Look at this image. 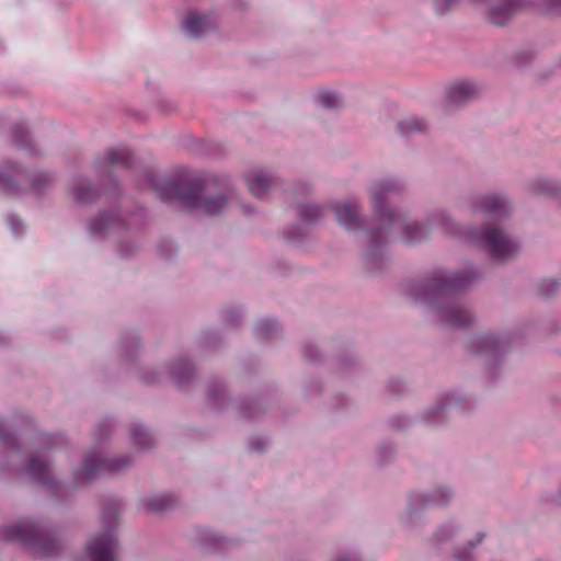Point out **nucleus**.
Segmentation results:
<instances>
[{
	"label": "nucleus",
	"mask_w": 561,
	"mask_h": 561,
	"mask_svg": "<svg viewBox=\"0 0 561 561\" xmlns=\"http://www.w3.org/2000/svg\"><path fill=\"white\" fill-rule=\"evenodd\" d=\"M149 185L162 201L179 199L190 208H201L207 215H216L227 206L224 195L202 198L204 184L201 178L184 171L178 181L158 178L152 173L147 175Z\"/></svg>",
	"instance_id": "obj_1"
},
{
	"label": "nucleus",
	"mask_w": 561,
	"mask_h": 561,
	"mask_svg": "<svg viewBox=\"0 0 561 561\" xmlns=\"http://www.w3.org/2000/svg\"><path fill=\"white\" fill-rule=\"evenodd\" d=\"M0 540L16 541L36 550L44 557L54 556L58 550L56 540L30 519H22L16 524L1 527Z\"/></svg>",
	"instance_id": "obj_2"
},
{
	"label": "nucleus",
	"mask_w": 561,
	"mask_h": 561,
	"mask_svg": "<svg viewBox=\"0 0 561 561\" xmlns=\"http://www.w3.org/2000/svg\"><path fill=\"white\" fill-rule=\"evenodd\" d=\"M477 243L497 261L510 260L519 251V244L495 227L483 228L477 236Z\"/></svg>",
	"instance_id": "obj_3"
},
{
	"label": "nucleus",
	"mask_w": 561,
	"mask_h": 561,
	"mask_svg": "<svg viewBox=\"0 0 561 561\" xmlns=\"http://www.w3.org/2000/svg\"><path fill=\"white\" fill-rule=\"evenodd\" d=\"M396 190L397 185L392 182H379L375 183L370 187V197L375 210V216L381 222L380 227H378V229L373 232L374 239L377 238L382 230L390 229L396 220L393 210L386 204L388 194L394 192Z\"/></svg>",
	"instance_id": "obj_4"
},
{
	"label": "nucleus",
	"mask_w": 561,
	"mask_h": 561,
	"mask_svg": "<svg viewBox=\"0 0 561 561\" xmlns=\"http://www.w3.org/2000/svg\"><path fill=\"white\" fill-rule=\"evenodd\" d=\"M26 181L30 184L28 188L38 191L42 186L50 182V178L45 173L31 176L16 165H9L0 170V186L9 193H20L22 190L18 186H24Z\"/></svg>",
	"instance_id": "obj_5"
},
{
	"label": "nucleus",
	"mask_w": 561,
	"mask_h": 561,
	"mask_svg": "<svg viewBox=\"0 0 561 561\" xmlns=\"http://www.w3.org/2000/svg\"><path fill=\"white\" fill-rule=\"evenodd\" d=\"M474 274L471 276L455 272L449 273L448 275H444L433 279L428 285L427 289L431 290L433 298L431 299V304L436 306V300L442 298H449L454 296L460 289L466 288Z\"/></svg>",
	"instance_id": "obj_6"
},
{
	"label": "nucleus",
	"mask_w": 561,
	"mask_h": 561,
	"mask_svg": "<svg viewBox=\"0 0 561 561\" xmlns=\"http://www.w3.org/2000/svg\"><path fill=\"white\" fill-rule=\"evenodd\" d=\"M130 463L127 457L101 459L93 455L85 456L78 479L82 482H90L98 474L115 472Z\"/></svg>",
	"instance_id": "obj_7"
},
{
	"label": "nucleus",
	"mask_w": 561,
	"mask_h": 561,
	"mask_svg": "<svg viewBox=\"0 0 561 561\" xmlns=\"http://www.w3.org/2000/svg\"><path fill=\"white\" fill-rule=\"evenodd\" d=\"M117 540L112 529L104 530L93 537L87 545V552L91 561H115Z\"/></svg>",
	"instance_id": "obj_8"
},
{
	"label": "nucleus",
	"mask_w": 561,
	"mask_h": 561,
	"mask_svg": "<svg viewBox=\"0 0 561 561\" xmlns=\"http://www.w3.org/2000/svg\"><path fill=\"white\" fill-rule=\"evenodd\" d=\"M486 19L496 25L505 24L519 8L526 5V0H488Z\"/></svg>",
	"instance_id": "obj_9"
},
{
	"label": "nucleus",
	"mask_w": 561,
	"mask_h": 561,
	"mask_svg": "<svg viewBox=\"0 0 561 561\" xmlns=\"http://www.w3.org/2000/svg\"><path fill=\"white\" fill-rule=\"evenodd\" d=\"M131 161V154L127 148L108 149L102 160L98 161V170L105 171L114 168H127Z\"/></svg>",
	"instance_id": "obj_10"
},
{
	"label": "nucleus",
	"mask_w": 561,
	"mask_h": 561,
	"mask_svg": "<svg viewBox=\"0 0 561 561\" xmlns=\"http://www.w3.org/2000/svg\"><path fill=\"white\" fill-rule=\"evenodd\" d=\"M442 317L447 325L457 328L466 327L472 320L470 310L458 304L442 308Z\"/></svg>",
	"instance_id": "obj_11"
},
{
	"label": "nucleus",
	"mask_w": 561,
	"mask_h": 561,
	"mask_svg": "<svg viewBox=\"0 0 561 561\" xmlns=\"http://www.w3.org/2000/svg\"><path fill=\"white\" fill-rule=\"evenodd\" d=\"M214 25L210 16L190 12L184 22V30L190 36L198 37L206 34Z\"/></svg>",
	"instance_id": "obj_12"
},
{
	"label": "nucleus",
	"mask_w": 561,
	"mask_h": 561,
	"mask_svg": "<svg viewBox=\"0 0 561 561\" xmlns=\"http://www.w3.org/2000/svg\"><path fill=\"white\" fill-rule=\"evenodd\" d=\"M480 209L491 217L507 216L511 211L510 204L502 197L490 194L480 199Z\"/></svg>",
	"instance_id": "obj_13"
},
{
	"label": "nucleus",
	"mask_w": 561,
	"mask_h": 561,
	"mask_svg": "<svg viewBox=\"0 0 561 561\" xmlns=\"http://www.w3.org/2000/svg\"><path fill=\"white\" fill-rule=\"evenodd\" d=\"M245 181L250 192L256 197L265 196L274 184L272 176L263 171L247 175Z\"/></svg>",
	"instance_id": "obj_14"
},
{
	"label": "nucleus",
	"mask_w": 561,
	"mask_h": 561,
	"mask_svg": "<svg viewBox=\"0 0 561 561\" xmlns=\"http://www.w3.org/2000/svg\"><path fill=\"white\" fill-rule=\"evenodd\" d=\"M339 222L347 230H353L362 226L357 205L353 202H345L336 210Z\"/></svg>",
	"instance_id": "obj_15"
},
{
	"label": "nucleus",
	"mask_w": 561,
	"mask_h": 561,
	"mask_svg": "<svg viewBox=\"0 0 561 561\" xmlns=\"http://www.w3.org/2000/svg\"><path fill=\"white\" fill-rule=\"evenodd\" d=\"M477 94V88L471 82H456L448 88V100L457 105L461 104Z\"/></svg>",
	"instance_id": "obj_16"
},
{
	"label": "nucleus",
	"mask_w": 561,
	"mask_h": 561,
	"mask_svg": "<svg viewBox=\"0 0 561 561\" xmlns=\"http://www.w3.org/2000/svg\"><path fill=\"white\" fill-rule=\"evenodd\" d=\"M27 471L33 479L42 484L51 482L48 466L37 456L30 459Z\"/></svg>",
	"instance_id": "obj_17"
},
{
	"label": "nucleus",
	"mask_w": 561,
	"mask_h": 561,
	"mask_svg": "<svg viewBox=\"0 0 561 561\" xmlns=\"http://www.w3.org/2000/svg\"><path fill=\"white\" fill-rule=\"evenodd\" d=\"M174 504V499L170 494H156L147 500V510L151 512H163Z\"/></svg>",
	"instance_id": "obj_18"
},
{
	"label": "nucleus",
	"mask_w": 561,
	"mask_h": 561,
	"mask_svg": "<svg viewBox=\"0 0 561 561\" xmlns=\"http://www.w3.org/2000/svg\"><path fill=\"white\" fill-rule=\"evenodd\" d=\"M530 190L537 195L549 196H558L561 192L560 187L554 182L548 180H536L531 182Z\"/></svg>",
	"instance_id": "obj_19"
},
{
	"label": "nucleus",
	"mask_w": 561,
	"mask_h": 561,
	"mask_svg": "<svg viewBox=\"0 0 561 561\" xmlns=\"http://www.w3.org/2000/svg\"><path fill=\"white\" fill-rule=\"evenodd\" d=\"M133 443L139 447H150L152 445L151 435L139 424L133 425L129 428Z\"/></svg>",
	"instance_id": "obj_20"
},
{
	"label": "nucleus",
	"mask_w": 561,
	"mask_h": 561,
	"mask_svg": "<svg viewBox=\"0 0 561 561\" xmlns=\"http://www.w3.org/2000/svg\"><path fill=\"white\" fill-rule=\"evenodd\" d=\"M472 345L479 353L495 352L499 348V341L492 334L474 337Z\"/></svg>",
	"instance_id": "obj_21"
},
{
	"label": "nucleus",
	"mask_w": 561,
	"mask_h": 561,
	"mask_svg": "<svg viewBox=\"0 0 561 561\" xmlns=\"http://www.w3.org/2000/svg\"><path fill=\"white\" fill-rule=\"evenodd\" d=\"M398 130L402 136H408L425 130V123L416 117H410L398 124Z\"/></svg>",
	"instance_id": "obj_22"
},
{
	"label": "nucleus",
	"mask_w": 561,
	"mask_h": 561,
	"mask_svg": "<svg viewBox=\"0 0 561 561\" xmlns=\"http://www.w3.org/2000/svg\"><path fill=\"white\" fill-rule=\"evenodd\" d=\"M320 215V208L316 205H302L299 209V217L306 224H312Z\"/></svg>",
	"instance_id": "obj_23"
},
{
	"label": "nucleus",
	"mask_w": 561,
	"mask_h": 561,
	"mask_svg": "<svg viewBox=\"0 0 561 561\" xmlns=\"http://www.w3.org/2000/svg\"><path fill=\"white\" fill-rule=\"evenodd\" d=\"M73 197L76 201L80 203H89L92 202L96 197V191L91 188L90 186L79 185L73 191Z\"/></svg>",
	"instance_id": "obj_24"
},
{
	"label": "nucleus",
	"mask_w": 561,
	"mask_h": 561,
	"mask_svg": "<svg viewBox=\"0 0 561 561\" xmlns=\"http://www.w3.org/2000/svg\"><path fill=\"white\" fill-rule=\"evenodd\" d=\"M320 104L325 107H334L340 103V98L335 92L324 91L321 92L318 96Z\"/></svg>",
	"instance_id": "obj_25"
},
{
	"label": "nucleus",
	"mask_w": 561,
	"mask_h": 561,
	"mask_svg": "<svg viewBox=\"0 0 561 561\" xmlns=\"http://www.w3.org/2000/svg\"><path fill=\"white\" fill-rule=\"evenodd\" d=\"M559 288V283L554 278L543 279L539 285V293L543 297H549Z\"/></svg>",
	"instance_id": "obj_26"
},
{
	"label": "nucleus",
	"mask_w": 561,
	"mask_h": 561,
	"mask_svg": "<svg viewBox=\"0 0 561 561\" xmlns=\"http://www.w3.org/2000/svg\"><path fill=\"white\" fill-rule=\"evenodd\" d=\"M425 237L424 228L417 224L411 225L407 227V241L414 242L421 240Z\"/></svg>",
	"instance_id": "obj_27"
},
{
	"label": "nucleus",
	"mask_w": 561,
	"mask_h": 561,
	"mask_svg": "<svg viewBox=\"0 0 561 561\" xmlns=\"http://www.w3.org/2000/svg\"><path fill=\"white\" fill-rule=\"evenodd\" d=\"M458 1L459 0H434V7L437 14L442 15L454 8Z\"/></svg>",
	"instance_id": "obj_28"
},
{
	"label": "nucleus",
	"mask_w": 561,
	"mask_h": 561,
	"mask_svg": "<svg viewBox=\"0 0 561 561\" xmlns=\"http://www.w3.org/2000/svg\"><path fill=\"white\" fill-rule=\"evenodd\" d=\"M12 137L16 146L25 147L26 145V130L22 126H15L12 131Z\"/></svg>",
	"instance_id": "obj_29"
},
{
	"label": "nucleus",
	"mask_w": 561,
	"mask_h": 561,
	"mask_svg": "<svg viewBox=\"0 0 561 561\" xmlns=\"http://www.w3.org/2000/svg\"><path fill=\"white\" fill-rule=\"evenodd\" d=\"M450 491L448 489H439L435 492V501L439 504H445L449 496H450Z\"/></svg>",
	"instance_id": "obj_30"
},
{
	"label": "nucleus",
	"mask_w": 561,
	"mask_h": 561,
	"mask_svg": "<svg viewBox=\"0 0 561 561\" xmlns=\"http://www.w3.org/2000/svg\"><path fill=\"white\" fill-rule=\"evenodd\" d=\"M118 517V511L116 507L110 508L105 514L104 518L108 524H115Z\"/></svg>",
	"instance_id": "obj_31"
},
{
	"label": "nucleus",
	"mask_w": 561,
	"mask_h": 561,
	"mask_svg": "<svg viewBox=\"0 0 561 561\" xmlns=\"http://www.w3.org/2000/svg\"><path fill=\"white\" fill-rule=\"evenodd\" d=\"M107 226H108L107 224L102 222V224L94 226L92 229L95 231H102V230L106 229Z\"/></svg>",
	"instance_id": "obj_32"
},
{
	"label": "nucleus",
	"mask_w": 561,
	"mask_h": 561,
	"mask_svg": "<svg viewBox=\"0 0 561 561\" xmlns=\"http://www.w3.org/2000/svg\"><path fill=\"white\" fill-rule=\"evenodd\" d=\"M456 560L457 561H471V557H460V556H456Z\"/></svg>",
	"instance_id": "obj_33"
},
{
	"label": "nucleus",
	"mask_w": 561,
	"mask_h": 561,
	"mask_svg": "<svg viewBox=\"0 0 561 561\" xmlns=\"http://www.w3.org/2000/svg\"><path fill=\"white\" fill-rule=\"evenodd\" d=\"M482 539H483V535H479L477 541L476 542H471L470 546H473V545H477V543L481 542Z\"/></svg>",
	"instance_id": "obj_34"
},
{
	"label": "nucleus",
	"mask_w": 561,
	"mask_h": 561,
	"mask_svg": "<svg viewBox=\"0 0 561 561\" xmlns=\"http://www.w3.org/2000/svg\"><path fill=\"white\" fill-rule=\"evenodd\" d=\"M104 428H105V424H100L98 426V432H103Z\"/></svg>",
	"instance_id": "obj_35"
},
{
	"label": "nucleus",
	"mask_w": 561,
	"mask_h": 561,
	"mask_svg": "<svg viewBox=\"0 0 561 561\" xmlns=\"http://www.w3.org/2000/svg\"><path fill=\"white\" fill-rule=\"evenodd\" d=\"M7 440V437L2 436V434L0 433V442H4Z\"/></svg>",
	"instance_id": "obj_36"
},
{
	"label": "nucleus",
	"mask_w": 561,
	"mask_h": 561,
	"mask_svg": "<svg viewBox=\"0 0 561 561\" xmlns=\"http://www.w3.org/2000/svg\"><path fill=\"white\" fill-rule=\"evenodd\" d=\"M341 561H350L348 558L342 559Z\"/></svg>",
	"instance_id": "obj_37"
}]
</instances>
